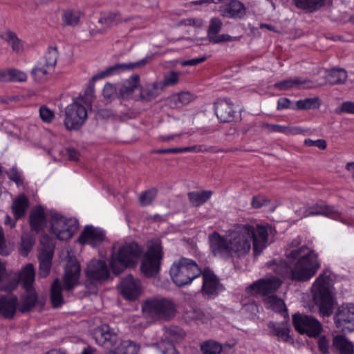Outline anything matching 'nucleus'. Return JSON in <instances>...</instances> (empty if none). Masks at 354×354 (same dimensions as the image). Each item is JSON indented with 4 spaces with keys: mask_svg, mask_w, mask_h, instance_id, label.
<instances>
[{
    "mask_svg": "<svg viewBox=\"0 0 354 354\" xmlns=\"http://www.w3.org/2000/svg\"><path fill=\"white\" fill-rule=\"evenodd\" d=\"M289 261H297L294 264L295 281H307L317 273L320 268L318 255L306 245L287 252Z\"/></svg>",
    "mask_w": 354,
    "mask_h": 354,
    "instance_id": "1",
    "label": "nucleus"
},
{
    "mask_svg": "<svg viewBox=\"0 0 354 354\" xmlns=\"http://www.w3.org/2000/svg\"><path fill=\"white\" fill-rule=\"evenodd\" d=\"M142 312L145 317L153 322L168 321L176 314L175 303L165 297H153L142 304Z\"/></svg>",
    "mask_w": 354,
    "mask_h": 354,
    "instance_id": "2",
    "label": "nucleus"
},
{
    "mask_svg": "<svg viewBox=\"0 0 354 354\" xmlns=\"http://www.w3.org/2000/svg\"><path fill=\"white\" fill-rule=\"evenodd\" d=\"M142 250L136 243H129L121 245L116 254H113L110 266L115 274H120L126 268L135 267L140 257Z\"/></svg>",
    "mask_w": 354,
    "mask_h": 354,
    "instance_id": "3",
    "label": "nucleus"
},
{
    "mask_svg": "<svg viewBox=\"0 0 354 354\" xmlns=\"http://www.w3.org/2000/svg\"><path fill=\"white\" fill-rule=\"evenodd\" d=\"M249 227L238 225L229 235L231 258H240L247 254L251 249Z\"/></svg>",
    "mask_w": 354,
    "mask_h": 354,
    "instance_id": "4",
    "label": "nucleus"
},
{
    "mask_svg": "<svg viewBox=\"0 0 354 354\" xmlns=\"http://www.w3.org/2000/svg\"><path fill=\"white\" fill-rule=\"evenodd\" d=\"M78 221L75 218H65L57 212L51 213V232L59 240L71 239L78 229Z\"/></svg>",
    "mask_w": 354,
    "mask_h": 354,
    "instance_id": "5",
    "label": "nucleus"
},
{
    "mask_svg": "<svg viewBox=\"0 0 354 354\" xmlns=\"http://www.w3.org/2000/svg\"><path fill=\"white\" fill-rule=\"evenodd\" d=\"M162 258L160 244L158 241L153 243L149 246L140 266L143 274L147 277H155L159 272Z\"/></svg>",
    "mask_w": 354,
    "mask_h": 354,
    "instance_id": "6",
    "label": "nucleus"
},
{
    "mask_svg": "<svg viewBox=\"0 0 354 354\" xmlns=\"http://www.w3.org/2000/svg\"><path fill=\"white\" fill-rule=\"evenodd\" d=\"M292 322L296 331L309 337H317L323 330L320 322L311 315L297 313L292 315Z\"/></svg>",
    "mask_w": 354,
    "mask_h": 354,
    "instance_id": "7",
    "label": "nucleus"
},
{
    "mask_svg": "<svg viewBox=\"0 0 354 354\" xmlns=\"http://www.w3.org/2000/svg\"><path fill=\"white\" fill-rule=\"evenodd\" d=\"M203 272L198 263L193 259L181 257L178 259V287L190 284L194 279Z\"/></svg>",
    "mask_w": 354,
    "mask_h": 354,
    "instance_id": "8",
    "label": "nucleus"
},
{
    "mask_svg": "<svg viewBox=\"0 0 354 354\" xmlns=\"http://www.w3.org/2000/svg\"><path fill=\"white\" fill-rule=\"evenodd\" d=\"M87 118L86 108L77 103L73 102L65 109L64 125L68 130H77L84 123Z\"/></svg>",
    "mask_w": 354,
    "mask_h": 354,
    "instance_id": "9",
    "label": "nucleus"
},
{
    "mask_svg": "<svg viewBox=\"0 0 354 354\" xmlns=\"http://www.w3.org/2000/svg\"><path fill=\"white\" fill-rule=\"evenodd\" d=\"M313 299L323 317L332 315L334 308V298L329 287L312 288Z\"/></svg>",
    "mask_w": 354,
    "mask_h": 354,
    "instance_id": "10",
    "label": "nucleus"
},
{
    "mask_svg": "<svg viewBox=\"0 0 354 354\" xmlns=\"http://www.w3.org/2000/svg\"><path fill=\"white\" fill-rule=\"evenodd\" d=\"M281 284L282 281L277 277H266L253 282L247 288V291L254 296H268L275 292Z\"/></svg>",
    "mask_w": 354,
    "mask_h": 354,
    "instance_id": "11",
    "label": "nucleus"
},
{
    "mask_svg": "<svg viewBox=\"0 0 354 354\" xmlns=\"http://www.w3.org/2000/svg\"><path fill=\"white\" fill-rule=\"evenodd\" d=\"M336 327L342 331H354V304H347L339 306L334 314Z\"/></svg>",
    "mask_w": 354,
    "mask_h": 354,
    "instance_id": "12",
    "label": "nucleus"
},
{
    "mask_svg": "<svg viewBox=\"0 0 354 354\" xmlns=\"http://www.w3.org/2000/svg\"><path fill=\"white\" fill-rule=\"evenodd\" d=\"M209 250L214 257L224 259L231 258L230 241L225 236L214 232L208 236Z\"/></svg>",
    "mask_w": 354,
    "mask_h": 354,
    "instance_id": "13",
    "label": "nucleus"
},
{
    "mask_svg": "<svg viewBox=\"0 0 354 354\" xmlns=\"http://www.w3.org/2000/svg\"><path fill=\"white\" fill-rule=\"evenodd\" d=\"M203 286L201 292L207 296L209 299L215 297L223 290V286L220 283L219 279L209 267L203 269Z\"/></svg>",
    "mask_w": 354,
    "mask_h": 354,
    "instance_id": "14",
    "label": "nucleus"
},
{
    "mask_svg": "<svg viewBox=\"0 0 354 354\" xmlns=\"http://www.w3.org/2000/svg\"><path fill=\"white\" fill-rule=\"evenodd\" d=\"M243 227H249V236H250V242L253 243V251L255 255H259L263 250L266 247L268 239V225H243Z\"/></svg>",
    "mask_w": 354,
    "mask_h": 354,
    "instance_id": "15",
    "label": "nucleus"
},
{
    "mask_svg": "<svg viewBox=\"0 0 354 354\" xmlns=\"http://www.w3.org/2000/svg\"><path fill=\"white\" fill-rule=\"evenodd\" d=\"M214 108L217 118L221 122H233L237 115L234 104L227 98L218 99L214 103Z\"/></svg>",
    "mask_w": 354,
    "mask_h": 354,
    "instance_id": "16",
    "label": "nucleus"
},
{
    "mask_svg": "<svg viewBox=\"0 0 354 354\" xmlns=\"http://www.w3.org/2000/svg\"><path fill=\"white\" fill-rule=\"evenodd\" d=\"M86 277L91 282H102L109 277V271L104 261L91 260L85 270Z\"/></svg>",
    "mask_w": 354,
    "mask_h": 354,
    "instance_id": "17",
    "label": "nucleus"
},
{
    "mask_svg": "<svg viewBox=\"0 0 354 354\" xmlns=\"http://www.w3.org/2000/svg\"><path fill=\"white\" fill-rule=\"evenodd\" d=\"M223 23L218 17H213L209 21L207 29V38L210 43L221 44L225 41L238 40L239 37H232L227 34L218 35L221 30Z\"/></svg>",
    "mask_w": 354,
    "mask_h": 354,
    "instance_id": "18",
    "label": "nucleus"
},
{
    "mask_svg": "<svg viewBox=\"0 0 354 354\" xmlns=\"http://www.w3.org/2000/svg\"><path fill=\"white\" fill-rule=\"evenodd\" d=\"M42 245L38 255L39 260V277L41 278L47 277L50 272L52 266V260L54 250L50 245H45L43 241H41Z\"/></svg>",
    "mask_w": 354,
    "mask_h": 354,
    "instance_id": "19",
    "label": "nucleus"
},
{
    "mask_svg": "<svg viewBox=\"0 0 354 354\" xmlns=\"http://www.w3.org/2000/svg\"><path fill=\"white\" fill-rule=\"evenodd\" d=\"M292 261L288 262L281 259H275L266 263V266L275 274L295 281V268L292 266Z\"/></svg>",
    "mask_w": 354,
    "mask_h": 354,
    "instance_id": "20",
    "label": "nucleus"
},
{
    "mask_svg": "<svg viewBox=\"0 0 354 354\" xmlns=\"http://www.w3.org/2000/svg\"><path fill=\"white\" fill-rule=\"evenodd\" d=\"M148 62L147 58H144L140 61L136 62H130L127 64H115L113 66H111L106 68L104 71H102L100 73L95 75L93 79L98 80L100 78H103L106 76L118 74L121 72L125 71H131L133 70L136 68L142 67L147 64Z\"/></svg>",
    "mask_w": 354,
    "mask_h": 354,
    "instance_id": "21",
    "label": "nucleus"
},
{
    "mask_svg": "<svg viewBox=\"0 0 354 354\" xmlns=\"http://www.w3.org/2000/svg\"><path fill=\"white\" fill-rule=\"evenodd\" d=\"M104 232L92 225L86 226L81 233L78 241L82 244H88L93 247L100 245L104 239Z\"/></svg>",
    "mask_w": 354,
    "mask_h": 354,
    "instance_id": "22",
    "label": "nucleus"
},
{
    "mask_svg": "<svg viewBox=\"0 0 354 354\" xmlns=\"http://www.w3.org/2000/svg\"><path fill=\"white\" fill-rule=\"evenodd\" d=\"M94 337L98 344L107 348L112 346L117 340L116 333L108 324H102L97 327L95 330Z\"/></svg>",
    "mask_w": 354,
    "mask_h": 354,
    "instance_id": "23",
    "label": "nucleus"
},
{
    "mask_svg": "<svg viewBox=\"0 0 354 354\" xmlns=\"http://www.w3.org/2000/svg\"><path fill=\"white\" fill-rule=\"evenodd\" d=\"M140 281L131 274L123 278L120 282V290L123 297L129 300L136 299L140 294Z\"/></svg>",
    "mask_w": 354,
    "mask_h": 354,
    "instance_id": "24",
    "label": "nucleus"
},
{
    "mask_svg": "<svg viewBox=\"0 0 354 354\" xmlns=\"http://www.w3.org/2000/svg\"><path fill=\"white\" fill-rule=\"evenodd\" d=\"M322 215L332 218H337L339 213L333 206L326 205L325 202L320 201L315 204L307 206L304 211V216H313Z\"/></svg>",
    "mask_w": 354,
    "mask_h": 354,
    "instance_id": "25",
    "label": "nucleus"
},
{
    "mask_svg": "<svg viewBox=\"0 0 354 354\" xmlns=\"http://www.w3.org/2000/svg\"><path fill=\"white\" fill-rule=\"evenodd\" d=\"M221 15L234 19H243L246 15V8L243 3L237 0H232L222 7Z\"/></svg>",
    "mask_w": 354,
    "mask_h": 354,
    "instance_id": "26",
    "label": "nucleus"
},
{
    "mask_svg": "<svg viewBox=\"0 0 354 354\" xmlns=\"http://www.w3.org/2000/svg\"><path fill=\"white\" fill-rule=\"evenodd\" d=\"M80 276V266L77 263L66 265L63 279L64 288L66 290H71L78 283Z\"/></svg>",
    "mask_w": 354,
    "mask_h": 354,
    "instance_id": "27",
    "label": "nucleus"
},
{
    "mask_svg": "<svg viewBox=\"0 0 354 354\" xmlns=\"http://www.w3.org/2000/svg\"><path fill=\"white\" fill-rule=\"evenodd\" d=\"M268 327L272 335L277 336L284 342H293V339L289 334L290 329L288 325V319H285L281 323L270 322Z\"/></svg>",
    "mask_w": 354,
    "mask_h": 354,
    "instance_id": "28",
    "label": "nucleus"
},
{
    "mask_svg": "<svg viewBox=\"0 0 354 354\" xmlns=\"http://www.w3.org/2000/svg\"><path fill=\"white\" fill-rule=\"evenodd\" d=\"M274 87L279 91H287L292 88H297L299 89H308L312 88L314 86L312 85V82L309 80H303L301 77L289 78L274 84Z\"/></svg>",
    "mask_w": 354,
    "mask_h": 354,
    "instance_id": "29",
    "label": "nucleus"
},
{
    "mask_svg": "<svg viewBox=\"0 0 354 354\" xmlns=\"http://www.w3.org/2000/svg\"><path fill=\"white\" fill-rule=\"evenodd\" d=\"M17 297L10 293L0 298V313L6 318H12L16 313Z\"/></svg>",
    "mask_w": 354,
    "mask_h": 354,
    "instance_id": "30",
    "label": "nucleus"
},
{
    "mask_svg": "<svg viewBox=\"0 0 354 354\" xmlns=\"http://www.w3.org/2000/svg\"><path fill=\"white\" fill-rule=\"evenodd\" d=\"M263 303L267 308L280 313L285 319H289L288 309L283 299L272 295L263 299Z\"/></svg>",
    "mask_w": 354,
    "mask_h": 354,
    "instance_id": "31",
    "label": "nucleus"
},
{
    "mask_svg": "<svg viewBox=\"0 0 354 354\" xmlns=\"http://www.w3.org/2000/svg\"><path fill=\"white\" fill-rule=\"evenodd\" d=\"M292 3L305 13H313L319 10L326 4L325 0H292Z\"/></svg>",
    "mask_w": 354,
    "mask_h": 354,
    "instance_id": "32",
    "label": "nucleus"
},
{
    "mask_svg": "<svg viewBox=\"0 0 354 354\" xmlns=\"http://www.w3.org/2000/svg\"><path fill=\"white\" fill-rule=\"evenodd\" d=\"M30 225L32 231L39 232L46 223L44 210L41 207L33 209L29 216Z\"/></svg>",
    "mask_w": 354,
    "mask_h": 354,
    "instance_id": "33",
    "label": "nucleus"
},
{
    "mask_svg": "<svg viewBox=\"0 0 354 354\" xmlns=\"http://www.w3.org/2000/svg\"><path fill=\"white\" fill-rule=\"evenodd\" d=\"M35 270L32 263L26 265L20 272L18 279L23 285L24 289L33 288L35 282Z\"/></svg>",
    "mask_w": 354,
    "mask_h": 354,
    "instance_id": "34",
    "label": "nucleus"
},
{
    "mask_svg": "<svg viewBox=\"0 0 354 354\" xmlns=\"http://www.w3.org/2000/svg\"><path fill=\"white\" fill-rule=\"evenodd\" d=\"M162 91L161 85L158 82L147 84L140 90V98L146 102L151 101L158 97Z\"/></svg>",
    "mask_w": 354,
    "mask_h": 354,
    "instance_id": "35",
    "label": "nucleus"
},
{
    "mask_svg": "<svg viewBox=\"0 0 354 354\" xmlns=\"http://www.w3.org/2000/svg\"><path fill=\"white\" fill-rule=\"evenodd\" d=\"M25 291L26 293L19 306V310L21 313H27L32 310L37 301V295L34 288H26Z\"/></svg>",
    "mask_w": 354,
    "mask_h": 354,
    "instance_id": "36",
    "label": "nucleus"
},
{
    "mask_svg": "<svg viewBox=\"0 0 354 354\" xmlns=\"http://www.w3.org/2000/svg\"><path fill=\"white\" fill-rule=\"evenodd\" d=\"M28 207V200L24 194H20L16 197L12 205V212L16 220L25 215Z\"/></svg>",
    "mask_w": 354,
    "mask_h": 354,
    "instance_id": "37",
    "label": "nucleus"
},
{
    "mask_svg": "<svg viewBox=\"0 0 354 354\" xmlns=\"http://www.w3.org/2000/svg\"><path fill=\"white\" fill-rule=\"evenodd\" d=\"M82 15L83 13L79 10L66 9L62 14V24L64 26L75 27L79 24Z\"/></svg>",
    "mask_w": 354,
    "mask_h": 354,
    "instance_id": "38",
    "label": "nucleus"
},
{
    "mask_svg": "<svg viewBox=\"0 0 354 354\" xmlns=\"http://www.w3.org/2000/svg\"><path fill=\"white\" fill-rule=\"evenodd\" d=\"M333 345L339 351L340 354H354L353 344L344 335L335 336L333 339Z\"/></svg>",
    "mask_w": 354,
    "mask_h": 354,
    "instance_id": "39",
    "label": "nucleus"
},
{
    "mask_svg": "<svg viewBox=\"0 0 354 354\" xmlns=\"http://www.w3.org/2000/svg\"><path fill=\"white\" fill-rule=\"evenodd\" d=\"M140 346L130 340L122 341L113 350L109 351L106 354H138Z\"/></svg>",
    "mask_w": 354,
    "mask_h": 354,
    "instance_id": "40",
    "label": "nucleus"
},
{
    "mask_svg": "<svg viewBox=\"0 0 354 354\" xmlns=\"http://www.w3.org/2000/svg\"><path fill=\"white\" fill-rule=\"evenodd\" d=\"M62 290L60 281L58 279H55L50 288V301L53 308L60 307L64 302Z\"/></svg>",
    "mask_w": 354,
    "mask_h": 354,
    "instance_id": "41",
    "label": "nucleus"
},
{
    "mask_svg": "<svg viewBox=\"0 0 354 354\" xmlns=\"http://www.w3.org/2000/svg\"><path fill=\"white\" fill-rule=\"evenodd\" d=\"M0 37L10 45L14 52L20 53L23 51L24 46L22 41L14 32L7 30L1 34Z\"/></svg>",
    "mask_w": 354,
    "mask_h": 354,
    "instance_id": "42",
    "label": "nucleus"
},
{
    "mask_svg": "<svg viewBox=\"0 0 354 354\" xmlns=\"http://www.w3.org/2000/svg\"><path fill=\"white\" fill-rule=\"evenodd\" d=\"M53 72V70L37 62L31 70L30 74L35 82L43 83L48 79V75Z\"/></svg>",
    "mask_w": 354,
    "mask_h": 354,
    "instance_id": "43",
    "label": "nucleus"
},
{
    "mask_svg": "<svg viewBox=\"0 0 354 354\" xmlns=\"http://www.w3.org/2000/svg\"><path fill=\"white\" fill-rule=\"evenodd\" d=\"M347 78L346 71L342 68H333L328 71L326 83L335 85L344 83Z\"/></svg>",
    "mask_w": 354,
    "mask_h": 354,
    "instance_id": "44",
    "label": "nucleus"
},
{
    "mask_svg": "<svg viewBox=\"0 0 354 354\" xmlns=\"http://www.w3.org/2000/svg\"><path fill=\"white\" fill-rule=\"evenodd\" d=\"M213 192L210 190H203L201 192H191L187 196L190 203L194 207H198L207 202L212 196Z\"/></svg>",
    "mask_w": 354,
    "mask_h": 354,
    "instance_id": "45",
    "label": "nucleus"
},
{
    "mask_svg": "<svg viewBox=\"0 0 354 354\" xmlns=\"http://www.w3.org/2000/svg\"><path fill=\"white\" fill-rule=\"evenodd\" d=\"M59 56L56 47H49L44 55L38 61L41 64L54 71Z\"/></svg>",
    "mask_w": 354,
    "mask_h": 354,
    "instance_id": "46",
    "label": "nucleus"
},
{
    "mask_svg": "<svg viewBox=\"0 0 354 354\" xmlns=\"http://www.w3.org/2000/svg\"><path fill=\"white\" fill-rule=\"evenodd\" d=\"M140 77L138 75H133L126 80L120 88V93L122 97H127L138 88Z\"/></svg>",
    "mask_w": 354,
    "mask_h": 354,
    "instance_id": "47",
    "label": "nucleus"
},
{
    "mask_svg": "<svg viewBox=\"0 0 354 354\" xmlns=\"http://www.w3.org/2000/svg\"><path fill=\"white\" fill-rule=\"evenodd\" d=\"M320 100L319 97L305 98L296 102L295 107H292L295 110H309L318 109L320 106Z\"/></svg>",
    "mask_w": 354,
    "mask_h": 354,
    "instance_id": "48",
    "label": "nucleus"
},
{
    "mask_svg": "<svg viewBox=\"0 0 354 354\" xmlns=\"http://www.w3.org/2000/svg\"><path fill=\"white\" fill-rule=\"evenodd\" d=\"M201 351L203 354H221L223 351V346L220 343L209 339L201 344Z\"/></svg>",
    "mask_w": 354,
    "mask_h": 354,
    "instance_id": "49",
    "label": "nucleus"
},
{
    "mask_svg": "<svg viewBox=\"0 0 354 354\" xmlns=\"http://www.w3.org/2000/svg\"><path fill=\"white\" fill-rule=\"evenodd\" d=\"M183 316L185 320L203 322L205 318V313L196 306H189L185 308Z\"/></svg>",
    "mask_w": 354,
    "mask_h": 354,
    "instance_id": "50",
    "label": "nucleus"
},
{
    "mask_svg": "<svg viewBox=\"0 0 354 354\" xmlns=\"http://www.w3.org/2000/svg\"><path fill=\"white\" fill-rule=\"evenodd\" d=\"M35 240V238L28 233H24L21 236L20 254L26 257L32 250Z\"/></svg>",
    "mask_w": 354,
    "mask_h": 354,
    "instance_id": "51",
    "label": "nucleus"
},
{
    "mask_svg": "<svg viewBox=\"0 0 354 354\" xmlns=\"http://www.w3.org/2000/svg\"><path fill=\"white\" fill-rule=\"evenodd\" d=\"M98 22L105 25L107 28H110L122 22V19L118 12H109L102 16L99 19Z\"/></svg>",
    "mask_w": 354,
    "mask_h": 354,
    "instance_id": "52",
    "label": "nucleus"
},
{
    "mask_svg": "<svg viewBox=\"0 0 354 354\" xmlns=\"http://www.w3.org/2000/svg\"><path fill=\"white\" fill-rule=\"evenodd\" d=\"M263 127L270 132H277L284 134H294L297 132V128H290L287 126H282L277 124L265 123Z\"/></svg>",
    "mask_w": 354,
    "mask_h": 354,
    "instance_id": "53",
    "label": "nucleus"
},
{
    "mask_svg": "<svg viewBox=\"0 0 354 354\" xmlns=\"http://www.w3.org/2000/svg\"><path fill=\"white\" fill-rule=\"evenodd\" d=\"M174 339V337L165 339L159 343V348L162 354H177Z\"/></svg>",
    "mask_w": 354,
    "mask_h": 354,
    "instance_id": "54",
    "label": "nucleus"
},
{
    "mask_svg": "<svg viewBox=\"0 0 354 354\" xmlns=\"http://www.w3.org/2000/svg\"><path fill=\"white\" fill-rule=\"evenodd\" d=\"M12 250V246L7 242L3 229L0 226V255L8 256Z\"/></svg>",
    "mask_w": 354,
    "mask_h": 354,
    "instance_id": "55",
    "label": "nucleus"
},
{
    "mask_svg": "<svg viewBox=\"0 0 354 354\" xmlns=\"http://www.w3.org/2000/svg\"><path fill=\"white\" fill-rule=\"evenodd\" d=\"M157 195V190L154 188L142 192L139 196V201L141 205L147 206L151 203Z\"/></svg>",
    "mask_w": 354,
    "mask_h": 354,
    "instance_id": "56",
    "label": "nucleus"
},
{
    "mask_svg": "<svg viewBox=\"0 0 354 354\" xmlns=\"http://www.w3.org/2000/svg\"><path fill=\"white\" fill-rule=\"evenodd\" d=\"M158 82L161 85L162 90L165 87L174 85L177 82V73L174 71L167 72L164 74L162 81Z\"/></svg>",
    "mask_w": 354,
    "mask_h": 354,
    "instance_id": "57",
    "label": "nucleus"
},
{
    "mask_svg": "<svg viewBox=\"0 0 354 354\" xmlns=\"http://www.w3.org/2000/svg\"><path fill=\"white\" fill-rule=\"evenodd\" d=\"M330 279L329 270L327 269L324 270L316 279L313 285V288L329 287L328 283Z\"/></svg>",
    "mask_w": 354,
    "mask_h": 354,
    "instance_id": "58",
    "label": "nucleus"
},
{
    "mask_svg": "<svg viewBox=\"0 0 354 354\" xmlns=\"http://www.w3.org/2000/svg\"><path fill=\"white\" fill-rule=\"evenodd\" d=\"M26 79L27 75L24 71L15 68L8 69V81L25 82Z\"/></svg>",
    "mask_w": 354,
    "mask_h": 354,
    "instance_id": "59",
    "label": "nucleus"
},
{
    "mask_svg": "<svg viewBox=\"0 0 354 354\" xmlns=\"http://www.w3.org/2000/svg\"><path fill=\"white\" fill-rule=\"evenodd\" d=\"M39 116L43 122L50 123L54 118V113L46 106L39 108Z\"/></svg>",
    "mask_w": 354,
    "mask_h": 354,
    "instance_id": "60",
    "label": "nucleus"
},
{
    "mask_svg": "<svg viewBox=\"0 0 354 354\" xmlns=\"http://www.w3.org/2000/svg\"><path fill=\"white\" fill-rule=\"evenodd\" d=\"M196 95L189 91H181L178 93V103L187 105L196 99Z\"/></svg>",
    "mask_w": 354,
    "mask_h": 354,
    "instance_id": "61",
    "label": "nucleus"
},
{
    "mask_svg": "<svg viewBox=\"0 0 354 354\" xmlns=\"http://www.w3.org/2000/svg\"><path fill=\"white\" fill-rule=\"evenodd\" d=\"M8 178L16 183L17 185H20L23 183V178L21 173L17 170L16 167H12L8 171Z\"/></svg>",
    "mask_w": 354,
    "mask_h": 354,
    "instance_id": "62",
    "label": "nucleus"
},
{
    "mask_svg": "<svg viewBox=\"0 0 354 354\" xmlns=\"http://www.w3.org/2000/svg\"><path fill=\"white\" fill-rule=\"evenodd\" d=\"M270 202L265 196H253L251 205L252 207L259 209L263 207V205L268 204Z\"/></svg>",
    "mask_w": 354,
    "mask_h": 354,
    "instance_id": "63",
    "label": "nucleus"
},
{
    "mask_svg": "<svg viewBox=\"0 0 354 354\" xmlns=\"http://www.w3.org/2000/svg\"><path fill=\"white\" fill-rule=\"evenodd\" d=\"M318 348L320 352L323 354L328 353L329 352V340L326 336L320 337L317 341Z\"/></svg>",
    "mask_w": 354,
    "mask_h": 354,
    "instance_id": "64",
    "label": "nucleus"
}]
</instances>
